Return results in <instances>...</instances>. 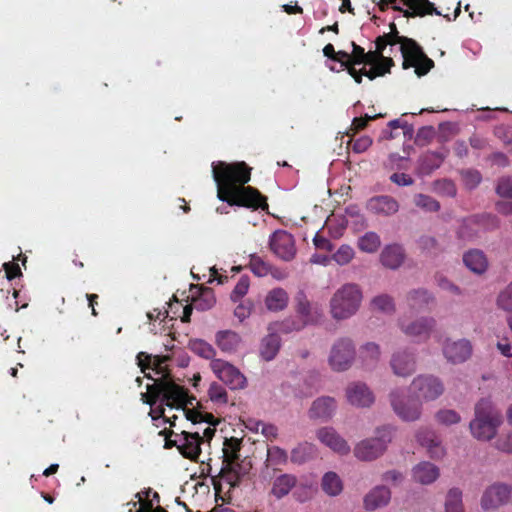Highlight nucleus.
<instances>
[{
    "label": "nucleus",
    "instance_id": "f257e3e1",
    "mask_svg": "<svg viewBox=\"0 0 512 512\" xmlns=\"http://www.w3.org/2000/svg\"><path fill=\"white\" fill-rule=\"evenodd\" d=\"M212 174L221 201L230 206L268 210L267 198L256 188L245 186L251 178V168L245 162H213Z\"/></svg>",
    "mask_w": 512,
    "mask_h": 512
},
{
    "label": "nucleus",
    "instance_id": "f03ea898",
    "mask_svg": "<svg viewBox=\"0 0 512 512\" xmlns=\"http://www.w3.org/2000/svg\"><path fill=\"white\" fill-rule=\"evenodd\" d=\"M444 390V384L440 378L431 374H420L410 384V391L417 401H405L398 391H392L390 402L393 410L402 420L415 421L421 415L419 401H434L444 393Z\"/></svg>",
    "mask_w": 512,
    "mask_h": 512
},
{
    "label": "nucleus",
    "instance_id": "7ed1b4c3",
    "mask_svg": "<svg viewBox=\"0 0 512 512\" xmlns=\"http://www.w3.org/2000/svg\"><path fill=\"white\" fill-rule=\"evenodd\" d=\"M160 397L165 405L176 409L196 400L186 388L169 379H154L153 384L147 385V392L141 393L142 402L150 406L155 405Z\"/></svg>",
    "mask_w": 512,
    "mask_h": 512
},
{
    "label": "nucleus",
    "instance_id": "20e7f679",
    "mask_svg": "<svg viewBox=\"0 0 512 512\" xmlns=\"http://www.w3.org/2000/svg\"><path fill=\"white\" fill-rule=\"evenodd\" d=\"M502 423V417L491 400L481 399L475 406V418L470 422L472 435L482 441L491 440Z\"/></svg>",
    "mask_w": 512,
    "mask_h": 512
},
{
    "label": "nucleus",
    "instance_id": "39448f33",
    "mask_svg": "<svg viewBox=\"0 0 512 512\" xmlns=\"http://www.w3.org/2000/svg\"><path fill=\"white\" fill-rule=\"evenodd\" d=\"M362 292L358 285L348 283L339 288L330 300V312L334 319L344 320L353 316L359 309Z\"/></svg>",
    "mask_w": 512,
    "mask_h": 512
},
{
    "label": "nucleus",
    "instance_id": "423d86ee",
    "mask_svg": "<svg viewBox=\"0 0 512 512\" xmlns=\"http://www.w3.org/2000/svg\"><path fill=\"white\" fill-rule=\"evenodd\" d=\"M398 44L400 45V52L403 57V69L406 70L414 67L415 73L421 77L434 67V61L425 54L423 48L414 39L406 37Z\"/></svg>",
    "mask_w": 512,
    "mask_h": 512
},
{
    "label": "nucleus",
    "instance_id": "0eeeda50",
    "mask_svg": "<svg viewBox=\"0 0 512 512\" xmlns=\"http://www.w3.org/2000/svg\"><path fill=\"white\" fill-rule=\"evenodd\" d=\"M377 434L375 438L363 440L356 445L354 454L359 460L372 461L385 452L392 440V431L390 428H382Z\"/></svg>",
    "mask_w": 512,
    "mask_h": 512
},
{
    "label": "nucleus",
    "instance_id": "6e6552de",
    "mask_svg": "<svg viewBox=\"0 0 512 512\" xmlns=\"http://www.w3.org/2000/svg\"><path fill=\"white\" fill-rule=\"evenodd\" d=\"M400 330L416 343L426 342L436 327V320L431 316H422L414 320L400 318Z\"/></svg>",
    "mask_w": 512,
    "mask_h": 512
},
{
    "label": "nucleus",
    "instance_id": "1a4fd4ad",
    "mask_svg": "<svg viewBox=\"0 0 512 512\" xmlns=\"http://www.w3.org/2000/svg\"><path fill=\"white\" fill-rule=\"evenodd\" d=\"M355 358V347L351 339L340 338L332 346L329 364L335 371L347 370Z\"/></svg>",
    "mask_w": 512,
    "mask_h": 512
},
{
    "label": "nucleus",
    "instance_id": "9d476101",
    "mask_svg": "<svg viewBox=\"0 0 512 512\" xmlns=\"http://www.w3.org/2000/svg\"><path fill=\"white\" fill-rule=\"evenodd\" d=\"M211 369L232 390L243 389L246 386V378L240 370L224 360L213 359Z\"/></svg>",
    "mask_w": 512,
    "mask_h": 512
},
{
    "label": "nucleus",
    "instance_id": "9b49d317",
    "mask_svg": "<svg viewBox=\"0 0 512 512\" xmlns=\"http://www.w3.org/2000/svg\"><path fill=\"white\" fill-rule=\"evenodd\" d=\"M270 248L275 255L284 261H290L295 257V241L289 232L277 230L270 237Z\"/></svg>",
    "mask_w": 512,
    "mask_h": 512
},
{
    "label": "nucleus",
    "instance_id": "f8f14e48",
    "mask_svg": "<svg viewBox=\"0 0 512 512\" xmlns=\"http://www.w3.org/2000/svg\"><path fill=\"white\" fill-rule=\"evenodd\" d=\"M416 355L408 349L395 351L390 359V367L394 375L398 377H409L416 371Z\"/></svg>",
    "mask_w": 512,
    "mask_h": 512
},
{
    "label": "nucleus",
    "instance_id": "ddd939ff",
    "mask_svg": "<svg viewBox=\"0 0 512 512\" xmlns=\"http://www.w3.org/2000/svg\"><path fill=\"white\" fill-rule=\"evenodd\" d=\"M442 350L447 361L457 364L470 358L472 354V345L467 339H460L457 341L446 339Z\"/></svg>",
    "mask_w": 512,
    "mask_h": 512
},
{
    "label": "nucleus",
    "instance_id": "4468645a",
    "mask_svg": "<svg viewBox=\"0 0 512 512\" xmlns=\"http://www.w3.org/2000/svg\"><path fill=\"white\" fill-rule=\"evenodd\" d=\"M399 208V202L389 195L373 196L366 203V209L370 213L383 217L395 215Z\"/></svg>",
    "mask_w": 512,
    "mask_h": 512
},
{
    "label": "nucleus",
    "instance_id": "2eb2a0df",
    "mask_svg": "<svg viewBox=\"0 0 512 512\" xmlns=\"http://www.w3.org/2000/svg\"><path fill=\"white\" fill-rule=\"evenodd\" d=\"M510 496V489L504 484H494L484 492L481 506L484 510H494L506 503Z\"/></svg>",
    "mask_w": 512,
    "mask_h": 512
},
{
    "label": "nucleus",
    "instance_id": "dca6fc26",
    "mask_svg": "<svg viewBox=\"0 0 512 512\" xmlns=\"http://www.w3.org/2000/svg\"><path fill=\"white\" fill-rule=\"evenodd\" d=\"M167 359L168 357L165 356H152L145 352H139L137 355V364L143 373H145L147 369H151L156 375H159L158 379H169L173 381L169 371L164 365Z\"/></svg>",
    "mask_w": 512,
    "mask_h": 512
},
{
    "label": "nucleus",
    "instance_id": "f3484780",
    "mask_svg": "<svg viewBox=\"0 0 512 512\" xmlns=\"http://www.w3.org/2000/svg\"><path fill=\"white\" fill-rule=\"evenodd\" d=\"M202 437L198 431L187 432L182 431L180 434V444L178 450L187 459L197 461L201 454Z\"/></svg>",
    "mask_w": 512,
    "mask_h": 512
},
{
    "label": "nucleus",
    "instance_id": "a211bd4d",
    "mask_svg": "<svg viewBox=\"0 0 512 512\" xmlns=\"http://www.w3.org/2000/svg\"><path fill=\"white\" fill-rule=\"evenodd\" d=\"M404 5L409 9H403L399 6H393L394 10L400 11L404 17H424L426 15H441V13L435 8L434 4L429 0H404Z\"/></svg>",
    "mask_w": 512,
    "mask_h": 512
},
{
    "label": "nucleus",
    "instance_id": "6ab92c4d",
    "mask_svg": "<svg viewBox=\"0 0 512 512\" xmlns=\"http://www.w3.org/2000/svg\"><path fill=\"white\" fill-rule=\"evenodd\" d=\"M317 438L325 446L336 453L345 455L350 452V446L333 428L324 427L317 431Z\"/></svg>",
    "mask_w": 512,
    "mask_h": 512
},
{
    "label": "nucleus",
    "instance_id": "aec40b11",
    "mask_svg": "<svg viewBox=\"0 0 512 512\" xmlns=\"http://www.w3.org/2000/svg\"><path fill=\"white\" fill-rule=\"evenodd\" d=\"M346 396L350 404L357 407H369L374 402V395L363 383H353L348 386Z\"/></svg>",
    "mask_w": 512,
    "mask_h": 512
},
{
    "label": "nucleus",
    "instance_id": "412c9836",
    "mask_svg": "<svg viewBox=\"0 0 512 512\" xmlns=\"http://www.w3.org/2000/svg\"><path fill=\"white\" fill-rule=\"evenodd\" d=\"M239 468L240 464L222 463L217 474L212 476L215 489H219L222 481L229 485V489L237 487L241 480Z\"/></svg>",
    "mask_w": 512,
    "mask_h": 512
},
{
    "label": "nucleus",
    "instance_id": "4be33fe9",
    "mask_svg": "<svg viewBox=\"0 0 512 512\" xmlns=\"http://www.w3.org/2000/svg\"><path fill=\"white\" fill-rule=\"evenodd\" d=\"M406 302L410 310L424 311L435 304V297L427 289L419 288L407 293Z\"/></svg>",
    "mask_w": 512,
    "mask_h": 512
},
{
    "label": "nucleus",
    "instance_id": "5701e85b",
    "mask_svg": "<svg viewBox=\"0 0 512 512\" xmlns=\"http://www.w3.org/2000/svg\"><path fill=\"white\" fill-rule=\"evenodd\" d=\"M296 484L297 478L295 475L281 474L273 479L269 496L274 497L276 500H281L296 487Z\"/></svg>",
    "mask_w": 512,
    "mask_h": 512
},
{
    "label": "nucleus",
    "instance_id": "b1692460",
    "mask_svg": "<svg viewBox=\"0 0 512 512\" xmlns=\"http://www.w3.org/2000/svg\"><path fill=\"white\" fill-rule=\"evenodd\" d=\"M439 475V468L427 461L420 462L412 469V479L422 485L432 484L438 479Z\"/></svg>",
    "mask_w": 512,
    "mask_h": 512
},
{
    "label": "nucleus",
    "instance_id": "393cba45",
    "mask_svg": "<svg viewBox=\"0 0 512 512\" xmlns=\"http://www.w3.org/2000/svg\"><path fill=\"white\" fill-rule=\"evenodd\" d=\"M417 440L421 446L426 447L431 458L441 459L445 455V450L433 431L420 430L417 433Z\"/></svg>",
    "mask_w": 512,
    "mask_h": 512
},
{
    "label": "nucleus",
    "instance_id": "a878e982",
    "mask_svg": "<svg viewBox=\"0 0 512 512\" xmlns=\"http://www.w3.org/2000/svg\"><path fill=\"white\" fill-rule=\"evenodd\" d=\"M391 498L390 490L385 486H376L364 497V507L375 510L388 504Z\"/></svg>",
    "mask_w": 512,
    "mask_h": 512
},
{
    "label": "nucleus",
    "instance_id": "bb28decb",
    "mask_svg": "<svg viewBox=\"0 0 512 512\" xmlns=\"http://www.w3.org/2000/svg\"><path fill=\"white\" fill-rule=\"evenodd\" d=\"M336 409V402L331 397H320L316 399L310 410L309 415L311 418L328 419L330 418Z\"/></svg>",
    "mask_w": 512,
    "mask_h": 512
},
{
    "label": "nucleus",
    "instance_id": "cd10ccee",
    "mask_svg": "<svg viewBox=\"0 0 512 512\" xmlns=\"http://www.w3.org/2000/svg\"><path fill=\"white\" fill-rule=\"evenodd\" d=\"M465 266L476 274H483L488 268V260L485 254L478 249H472L463 255Z\"/></svg>",
    "mask_w": 512,
    "mask_h": 512
},
{
    "label": "nucleus",
    "instance_id": "c85d7f7f",
    "mask_svg": "<svg viewBox=\"0 0 512 512\" xmlns=\"http://www.w3.org/2000/svg\"><path fill=\"white\" fill-rule=\"evenodd\" d=\"M381 263L390 269H397L404 261V250L400 245L386 246L380 255Z\"/></svg>",
    "mask_w": 512,
    "mask_h": 512
},
{
    "label": "nucleus",
    "instance_id": "c756f323",
    "mask_svg": "<svg viewBox=\"0 0 512 512\" xmlns=\"http://www.w3.org/2000/svg\"><path fill=\"white\" fill-rule=\"evenodd\" d=\"M281 347V339L276 332H272L265 336L260 344V357L265 361L273 360L278 354Z\"/></svg>",
    "mask_w": 512,
    "mask_h": 512
},
{
    "label": "nucleus",
    "instance_id": "7c9ffc66",
    "mask_svg": "<svg viewBox=\"0 0 512 512\" xmlns=\"http://www.w3.org/2000/svg\"><path fill=\"white\" fill-rule=\"evenodd\" d=\"M295 310L298 318L307 320V325L315 321L314 314L317 312L303 291H299L295 296Z\"/></svg>",
    "mask_w": 512,
    "mask_h": 512
},
{
    "label": "nucleus",
    "instance_id": "2f4dec72",
    "mask_svg": "<svg viewBox=\"0 0 512 512\" xmlns=\"http://www.w3.org/2000/svg\"><path fill=\"white\" fill-rule=\"evenodd\" d=\"M242 447V440L231 437L229 439H225L223 443V456L222 463H231V464H239L238 461L240 459L239 452Z\"/></svg>",
    "mask_w": 512,
    "mask_h": 512
},
{
    "label": "nucleus",
    "instance_id": "473e14b6",
    "mask_svg": "<svg viewBox=\"0 0 512 512\" xmlns=\"http://www.w3.org/2000/svg\"><path fill=\"white\" fill-rule=\"evenodd\" d=\"M265 304L270 311L283 310L288 304V294L284 289H273L266 296Z\"/></svg>",
    "mask_w": 512,
    "mask_h": 512
},
{
    "label": "nucleus",
    "instance_id": "72a5a7b5",
    "mask_svg": "<svg viewBox=\"0 0 512 512\" xmlns=\"http://www.w3.org/2000/svg\"><path fill=\"white\" fill-rule=\"evenodd\" d=\"M307 326V320L296 317H289L280 322L273 323L269 329L274 330L276 333H291L300 331Z\"/></svg>",
    "mask_w": 512,
    "mask_h": 512
},
{
    "label": "nucleus",
    "instance_id": "f704fd0d",
    "mask_svg": "<svg viewBox=\"0 0 512 512\" xmlns=\"http://www.w3.org/2000/svg\"><path fill=\"white\" fill-rule=\"evenodd\" d=\"M216 343L223 352H233L240 343V337L231 330L219 331L216 335Z\"/></svg>",
    "mask_w": 512,
    "mask_h": 512
},
{
    "label": "nucleus",
    "instance_id": "c9c22d12",
    "mask_svg": "<svg viewBox=\"0 0 512 512\" xmlns=\"http://www.w3.org/2000/svg\"><path fill=\"white\" fill-rule=\"evenodd\" d=\"M216 303L215 294L212 288L200 287L198 296L193 298V306L196 310L206 311Z\"/></svg>",
    "mask_w": 512,
    "mask_h": 512
},
{
    "label": "nucleus",
    "instance_id": "e433bc0d",
    "mask_svg": "<svg viewBox=\"0 0 512 512\" xmlns=\"http://www.w3.org/2000/svg\"><path fill=\"white\" fill-rule=\"evenodd\" d=\"M188 405L189 404L183 407H179V409L184 411L187 420L191 421L193 424L207 423L210 426L215 427L219 423V420H217L213 414L202 412L195 408L189 409L187 408Z\"/></svg>",
    "mask_w": 512,
    "mask_h": 512
},
{
    "label": "nucleus",
    "instance_id": "4c0bfd02",
    "mask_svg": "<svg viewBox=\"0 0 512 512\" xmlns=\"http://www.w3.org/2000/svg\"><path fill=\"white\" fill-rule=\"evenodd\" d=\"M321 487L329 496H337L343 490L342 481L335 472H327L324 474Z\"/></svg>",
    "mask_w": 512,
    "mask_h": 512
},
{
    "label": "nucleus",
    "instance_id": "58836bf2",
    "mask_svg": "<svg viewBox=\"0 0 512 512\" xmlns=\"http://www.w3.org/2000/svg\"><path fill=\"white\" fill-rule=\"evenodd\" d=\"M418 247L426 256L435 258L443 252V248L438 240L429 235H423L418 240Z\"/></svg>",
    "mask_w": 512,
    "mask_h": 512
},
{
    "label": "nucleus",
    "instance_id": "ea45409f",
    "mask_svg": "<svg viewBox=\"0 0 512 512\" xmlns=\"http://www.w3.org/2000/svg\"><path fill=\"white\" fill-rule=\"evenodd\" d=\"M315 448L310 443H301L291 451V461L295 464H303L312 459Z\"/></svg>",
    "mask_w": 512,
    "mask_h": 512
},
{
    "label": "nucleus",
    "instance_id": "a19ab883",
    "mask_svg": "<svg viewBox=\"0 0 512 512\" xmlns=\"http://www.w3.org/2000/svg\"><path fill=\"white\" fill-rule=\"evenodd\" d=\"M380 245V236L376 232H366L358 239V248L366 253H375Z\"/></svg>",
    "mask_w": 512,
    "mask_h": 512
},
{
    "label": "nucleus",
    "instance_id": "79ce46f5",
    "mask_svg": "<svg viewBox=\"0 0 512 512\" xmlns=\"http://www.w3.org/2000/svg\"><path fill=\"white\" fill-rule=\"evenodd\" d=\"M445 512H465L460 489L452 488L448 491L445 499Z\"/></svg>",
    "mask_w": 512,
    "mask_h": 512
},
{
    "label": "nucleus",
    "instance_id": "37998d69",
    "mask_svg": "<svg viewBox=\"0 0 512 512\" xmlns=\"http://www.w3.org/2000/svg\"><path fill=\"white\" fill-rule=\"evenodd\" d=\"M380 355V347L374 342H368L360 348V357L367 365L376 364L379 361Z\"/></svg>",
    "mask_w": 512,
    "mask_h": 512
},
{
    "label": "nucleus",
    "instance_id": "c03bdc74",
    "mask_svg": "<svg viewBox=\"0 0 512 512\" xmlns=\"http://www.w3.org/2000/svg\"><path fill=\"white\" fill-rule=\"evenodd\" d=\"M189 348L192 352L204 359H213L216 354L212 345L202 339L191 340Z\"/></svg>",
    "mask_w": 512,
    "mask_h": 512
},
{
    "label": "nucleus",
    "instance_id": "a18cd8bd",
    "mask_svg": "<svg viewBox=\"0 0 512 512\" xmlns=\"http://www.w3.org/2000/svg\"><path fill=\"white\" fill-rule=\"evenodd\" d=\"M413 202L417 207L428 212H437L440 209V203L426 194H416L413 198Z\"/></svg>",
    "mask_w": 512,
    "mask_h": 512
},
{
    "label": "nucleus",
    "instance_id": "49530a36",
    "mask_svg": "<svg viewBox=\"0 0 512 512\" xmlns=\"http://www.w3.org/2000/svg\"><path fill=\"white\" fill-rule=\"evenodd\" d=\"M371 305L374 309L385 313H392L395 310L393 298L387 294L374 297L371 301Z\"/></svg>",
    "mask_w": 512,
    "mask_h": 512
},
{
    "label": "nucleus",
    "instance_id": "de8ad7c7",
    "mask_svg": "<svg viewBox=\"0 0 512 512\" xmlns=\"http://www.w3.org/2000/svg\"><path fill=\"white\" fill-rule=\"evenodd\" d=\"M287 460H288V454L284 449H282L278 446L268 447L267 461L271 465H273V466L284 465L287 463Z\"/></svg>",
    "mask_w": 512,
    "mask_h": 512
},
{
    "label": "nucleus",
    "instance_id": "09e8293b",
    "mask_svg": "<svg viewBox=\"0 0 512 512\" xmlns=\"http://www.w3.org/2000/svg\"><path fill=\"white\" fill-rule=\"evenodd\" d=\"M434 189L442 196L455 197L457 194L455 183L449 179L436 180L434 182Z\"/></svg>",
    "mask_w": 512,
    "mask_h": 512
},
{
    "label": "nucleus",
    "instance_id": "8fccbe9b",
    "mask_svg": "<svg viewBox=\"0 0 512 512\" xmlns=\"http://www.w3.org/2000/svg\"><path fill=\"white\" fill-rule=\"evenodd\" d=\"M497 306L505 311L512 312V281L499 293Z\"/></svg>",
    "mask_w": 512,
    "mask_h": 512
},
{
    "label": "nucleus",
    "instance_id": "3c124183",
    "mask_svg": "<svg viewBox=\"0 0 512 512\" xmlns=\"http://www.w3.org/2000/svg\"><path fill=\"white\" fill-rule=\"evenodd\" d=\"M249 268L258 277L266 276L270 271V266L261 257L256 255L251 256Z\"/></svg>",
    "mask_w": 512,
    "mask_h": 512
},
{
    "label": "nucleus",
    "instance_id": "603ef678",
    "mask_svg": "<svg viewBox=\"0 0 512 512\" xmlns=\"http://www.w3.org/2000/svg\"><path fill=\"white\" fill-rule=\"evenodd\" d=\"M354 257V250L349 245H341L333 254V260L339 265L348 264Z\"/></svg>",
    "mask_w": 512,
    "mask_h": 512
},
{
    "label": "nucleus",
    "instance_id": "864d4df0",
    "mask_svg": "<svg viewBox=\"0 0 512 512\" xmlns=\"http://www.w3.org/2000/svg\"><path fill=\"white\" fill-rule=\"evenodd\" d=\"M461 176L465 187L470 190L476 188L482 180L480 172L473 169L463 170Z\"/></svg>",
    "mask_w": 512,
    "mask_h": 512
},
{
    "label": "nucleus",
    "instance_id": "5fc2aeb1",
    "mask_svg": "<svg viewBox=\"0 0 512 512\" xmlns=\"http://www.w3.org/2000/svg\"><path fill=\"white\" fill-rule=\"evenodd\" d=\"M208 395L213 402L221 404H226L228 402L226 389L218 383L214 382L210 385Z\"/></svg>",
    "mask_w": 512,
    "mask_h": 512
},
{
    "label": "nucleus",
    "instance_id": "6e6d98bb",
    "mask_svg": "<svg viewBox=\"0 0 512 512\" xmlns=\"http://www.w3.org/2000/svg\"><path fill=\"white\" fill-rule=\"evenodd\" d=\"M249 277L248 276H241L239 281L237 282L236 286L234 287L230 298L233 302L239 301L242 297H244L249 289Z\"/></svg>",
    "mask_w": 512,
    "mask_h": 512
},
{
    "label": "nucleus",
    "instance_id": "4d7b16f0",
    "mask_svg": "<svg viewBox=\"0 0 512 512\" xmlns=\"http://www.w3.org/2000/svg\"><path fill=\"white\" fill-rule=\"evenodd\" d=\"M436 419L441 424L452 425L458 423L461 418L455 410L443 409L437 412Z\"/></svg>",
    "mask_w": 512,
    "mask_h": 512
},
{
    "label": "nucleus",
    "instance_id": "13d9d810",
    "mask_svg": "<svg viewBox=\"0 0 512 512\" xmlns=\"http://www.w3.org/2000/svg\"><path fill=\"white\" fill-rule=\"evenodd\" d=\"M434 136L435 130L432 126L422 127L416 134L415 143L418 146H426L433 140Z\"/></svg>",
    "mask_w": 512,
    "mask_h": 512
},
{
    "label": "nucleus",
    "instance_id": "bf43d9fd",
    "mask_svg": "<svg viewBox=\"0 0 512 512\" xmlns=\"http://www.w3.org/2000/svg\"><path fill=\"white\" fill-rule=\"evenodd\" d=\"M382 116H383L382 114H377V115H374V116H369V115L366 114L364 117H355L353 119V121H352L351 130L354 133H358L359 131H361V130L366 128V126L368 125L369 121L377 119V118L382 117Z\"/></svg>",
    "mask_w": 512,
    "mask_h": 512
},
{
    "label": "nucleus",
    "instance_id": "052dcab7",
    "mask_svg": "<svg viewBox=\"0 0 512 512\" xmlns=\"http://www.w3.org/2000/svg\"><path fill=\"white\" fill-rule=\"evenodd\" d=\"M496 191L499 196L512 199V179L508 177L501 178L498 181Z\"/></svg>",
    "mask_w": 512,
    "mask_h": 512
},
{
    "label": "nucleus",
    "instance_id": "680f3d73",
    "mask_svg": "<svg viewBox=\"0 0 512 512\" xmlns=\"http://www.w3.org/2000/svg\"><path fill=\"white\" fill-rule=\"evenodd\" d=\"M372 142L369 136H361L352 142V150L356 153H363L372 145Z\"/></svg>",
    "mask_w": 512,
    "mask_h": 512
},
{
    "label": "nucleus",
    "instance_id": "e2e57ef3",
    "mask_svg": "<svg viewBox=\"0 0 512 512\" xmlns=\"http://www.w3.org/2000/svg\"><path fill=\"white\" fill-rule=\"evenodd\" d=\"M395 65L394 60L388 56L383 60L375 63L373 66L378 74V76H384L387 73H390L391 68Z\"/></svg>",
    "mask_w": 512,
    "mask_h": 512
},
{
    "label": "nucleus",
    "instance_id": "0e129e2a",
    "mask_svg": "<svg viewBox=\"0 0 512 512\" xmlns=\"http://www.w3.org/2000/svg\"><path fill=\"white\" fill-rule=\"evenodd\" d=\"M295 488H296V490L294 491V496L297 501L305 502L312 497V494H313L312 486H307V485L297 486L296 485Z\"/></svg>",
    "mask_w": 512,
    "mask_h": 512
},
{
    "label": "nucleus",
    "instance_id": "69168bd1",
    "mask_svg": "<svg viewBox=\"0 0 512 512\" xmlns=\"http://www.w3.org/2000/svg\"><path fill=\"white\" fill-rule=\"evenodd\" d=\"M352 46V53L351 55V62L352 64H363L365 61V50L361 46L357 45L355 42H351Z\"/></svg>",
    "mask_w": 512,
    "mask_h": 512
},
{
    "label": "nucleus",
    "instance_id": "338daca9",
    "mask_svg": "<svg viewBox=\"0 0 512 512\" xmlns=\"http://www.w3.org/2000/svg\"><path fill=\"white\" fill-rule=\"evenodd\" d=\"M496 448L505 453H512V433L499 437L496 441Z\"/></svg>",
    "mask_w": 512,
    "mask_h": 512
},
{
    "label": "nucleus",
    "instance_id": "774afa93",
    "mask_svg": "<svg viewBox=\"0 0 512 512\" xmlns=\"http://www.w3.org/2000/svg\"><path fill=\"white\" fill-rule=\"evenodd\" d=\"M390 180L398 186H410L414 183L413 178L406 173H393Z\"/></svg>",
    "mask_w": 512,
    "mask_h": 512
}]
</instances>
